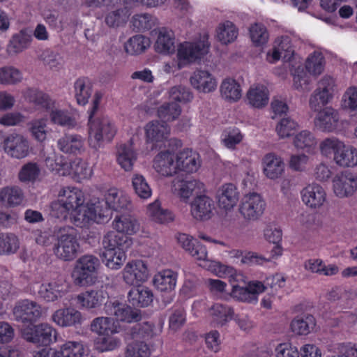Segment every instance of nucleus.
Returning <instances> with one entry per match:
<instances>
[{
    "label": "nucleus",
    "mask_w": 357,
    "mask_h": 357,
    "mask_svg": "<svg viewBox=\"0 0 357 357\" xmlns=\"http://www.w3.org/2000/svg\"><path fill=\"white\" fill-rule=\"evenodd\" d=\"M115 231H109L102 238L103 252L102 257L105 266L112 270L119 269L126 259V252L133 244L134 235L140 229L139 220L130 215L115 217L112 221Z\"/></svg>",
    "instance_id": "f257e3e1"
},
{
    "label": "nucleus",
    "mask_w": 357,
    "mask_h": 357,
    "mask_svg": "<svg viewBox=\"0 0 357 357\" xmlns=\"http://www.w3.org/2000/svg\"><path fill=\"white\" fill-rule=\"evenodd\" d=\"M84 195L76 187H63L59 192L58 199L50 204V214L56 218L69 219L75 226L86 227L96 218L93 201L84 204Z\"/></svg>",
    "instance_id": "f03ea898"
},
{
    "label": "nucleus",
    "mask_w": 357,
    "mask_h": 357,
    "mask_svg": "<svg viewBox=\"0 0 357 357\" xmlns=\"http://www.w3.org/2000/svg\"><path fill=\"white\" fill-rule=\"evenodd\" d=\"M209 49L208 36L206 33L196 41L182 43L177 48V61L165 63L163 70L168 74L174 73L187 64L203 58L208 53Z\"/></svg>",
    "instance_id": "7ed1b4c3"
},
{
    "label": "nucleus",
    "mask_w": 357,
    "mask_h": 357,
    "mask_svg": "<svg viewBox=\"0 0 357 357\" xmlns=\"http://www.w3.org/2000/svg\"><path fill=\"white\" fill-rule=\"evenodd\" d=\"M116 131L114 123L108 116L88 118V143L89 146L96 151L112 142Z\"/></svg>",
    "instance_id": "20e7f679"
},
{
    "label": "nucleus",
    "mask_w": 357,
    "mask_h": 357,
    "mask_svg": "<svg viewBox=\"0 0 357 357\" xmlns=\"http://www.w3.org/2000/svg\"><path fill=\"white\" fill-rule=\"evenodd\" d=\"M56 243L53 247L55 256L64 261H70L77 257L80 245L77 230L71 226L55 229Z\"/></svg>",
    "instance_id": "39448f33"
},
{
    "label": "nucleus",
    "mask_w": 357,
    "mask_h": 357,
    "mask_svg": "<svg viewBox=\"0 0 357 357\" xmlns=\"http://www.w3.org/2000/svg\"><path fill=\"white\" fill-rule=\"evenodd\" d=\"M128 197L117 188L109 189L104 199L93 201V211L96 218L93 222L100 223L109 219L112 211H119L128 207Z\"/></svg>",
    "instance_id": "423d86ee"
},
{
    "label": "nucleus",
    "mask_w": 357,
    "mask_h": 357,
    "mask_svg": "<svg viewBox=\"0 0 357 357\" xmlns=\"http://www.w3.org/2000/svg\"><path fill=\"white\" fill-rule=\"evenodd\" d=\"M116 327L128 331L127 335L136 341H145L153 336L154 326L148 322L138 323L142 318V314H114Z\"/></svg>",
    "instance_id": "0eeeda50"
},
{
    "label": "nucleus",
    "mask_w": 357,
    "mask_h": 357,
    "mask_svg": "<svg viewBox=\"0 0 357 357\" xmlns=\"http://www.w3.org/2000/svg\"><path fill=\"white\" fill-rule=\"evenodd\" d=\"M101 266L100 259L92 255H84L75 262L72 278L75 285L86 287L96 283Z\"/></svg>",
    "instance_id": "6e6552de"
},
{
    "label": "nucleus",
    "mask_w": 357,
    "mask_h": 357,
    "mask_svg": "<svg viewBox=\"0 0 357 357\" xmlns=\"http://www.w3.org/2000/svg\"><path fill=\"white\" fill-rule=\"evenodd\" d=\"M335 89V79L331 76H324L318 82L317 88L311 94L309 105L314 111H319L329 103L333 98Z\"/></svg>",
    "instance_id": "1a4fd4ad"
},
{
    "label": "nucleus",
    "mask_w": 357,
    "mask_h": 357,
    "mask_svg": "<svg viewBox=\"0 0 357 357\" xmlns=\"http://www.w3.org/2000/svg\"><path fill=\"white\" fill-rule=\"evenodd\" d=\"M204 190V183L195 178H176L172 182V193L183 203H188L193 195Z\"/></svg>",
    "instance_id": "9d476101"
},
{
    "label": "nucleus",
    "mask_w": 357,
    "mask_h": 357,
    "mask_svg": "<svg viewBox=\"0 0 357 357\" xmlns=\"http://www.w3.org/2000/svg\"><path fill=\"white\" fill-rule=\"evenodd\" d=\"M56 331L47 324L33 326L23 331L24 338L38 346H48L56 341Z\"/></svg>",
    "instance_id": "9b49d317"
},
{
    "label": "nucleus",
    "mask_w": 357,
    "mask_h": 357,
    "mask_svg": "<svg viewBox=\"0 0 357 357\" xmlns=\"http://www.w3.org/2000/svg\"><path fill=\"white\" fill-rule=\"evenodd\" d=\"M265 208L266 202L263 197L258 193L252 192L243 197L239 211L245 220L255 221L262 215Z\"/></svg>",
    "instance_id": "f8f14e48"
},
{
    "label": "nucleus",
    "mask_w": 357,
    "mask_h": 357,
    "mask_svg": "<svg viewBox=\"0 0 357 357\" xmlns=\"http://www.w3.org/2000/svg\"><path fill=\"white\" fill-rule=\"evenodd\" d=\"M314 119V126L320 132L330 133L337 130L342 126L340 114L333 107L319 109Z\"/></svg>",
    "instance_id": "ddd939ff"
},
{
    "label": "nucleus",
    "mask_w": 357,
    "mask_h": 357,
    "mask_svg": "<svg viewBox=\"0 0 357 357\" xmlns=\"http://www.w3.org/2000/svg\"><path fill=\"white\" fill-rule=\"evenodd\" d=\"M3 149L10 157L22 159L29 155L30 145L27 137L22 134L13 132L4 138Z\"/></svg>",
    "instance_id": "4468645a"
},
{
    "label": "nucleus",
    "mask_w": 357,
    "mask_h": 357,
    "mask_svg": "<svg viewBox=\"0 0 357 357\" xmlns=\"http://www.w3.org/2000/svg\"><path fill=\"white\" fill-rule=\"evenodd\" d=\"M301 197L303 204L312 210H319L327 201L325 189L317 183L307 185L301 191Z\"/></svg>",
    "instance_id": "2eb2a0df"
},
{
    "label": "nucleus",
    "mask_w": 357,
    "mask_h": 357,
    "mask_svg": "<svg viewBox=\"0 0 357 357\" xmlns=\"http://www.w3.org/2000/svg\"><path fill=\"white\" fill-rule=\"evenodd\" d=\"M333 190L339 198L353 195L357 190V176L349 171L336 174L333 179Z\"/></svg>",
    "instance_id": "dca6fc26"
},
{
    "label": "nucleus",
    "mask_w": 357,
    "mask_h": 357,
    "mask_svg": "<svg viewBox=\"0 0 357 357\" xmlns=\"http://www.w3.org/2000/svg\"><path fill=\"white\" fill-rule=\"evenodd\" d=\"M123 281L129 285H139L147 280L149 271L142 260H132L127 263L122 271Z\"/></svg>",
    "instance_id": "f3484780"
},
{
    "label": "nucleus",
    "mask_w": 357,
    "mask_h": 357,
    "mask_svg": "<svg viewBox=\"0 0 357 357\" xmlns=\"http://www.w3.org/2000/svg\"><path fill=\"white\" fill-rule=\"evenodd\" d=\"M190 214L197 220H207L212 218L215 209L213 199L207 195H197L190 202Z\"/></svg>",
    "instance_id": "a211bd4d"
},
{
    "label": "nucleus",
    "mask_w": 357,
    "mask_h": 357,
    "mask_svg": "<svg viewBox=\"0 0 357 357\" xmlns=\"http://www.w3.org/2000/svg\"><path fill=\"white\" fill-rule=\"evenodd\" d=\"M262 169L264 176L270 180H277L282 176L285 170L284 160L274 153H269L262 159Z\"/></svg>",
    "instance_id": "6ab92c4d"
},
{
    "label": "nucleus",
    "mask_w": 357,
    "mask_h": 357,
    "mask_svg": "<svg viewBox=\"0 0 357 357\" xmlns=\"http://www.w3.org/2000/svg\"><path fill=\"white\" fill-rule=\"evenodd\" d=\"M176 173L179 171L188 174L197 172L201 167L199 155L191 149H184L176 155Z\"/></svg>",
    "instance_id": "aec40b11"
},
{
    "label": "nucleus",
    "mask_w": 357,
    "mask_h": 357,
    "mask_svg": "<svg viewBox=\"0 0 357 357\" xmlns=\"http://www.w3.org/2000/svg\"><path fill=\"white\" fill-rule=\"evenodd\" d=\"M192 86L201 93H211L217 88L215 77L208 70H197L190 77Z\"/></svg>",
    "instance_id": "412c9836"
},
{
    "label": "nucleus",
    "mask_w": 357,
    "mask_h": 357,
    "mask_svg": "<svg viewBox=\"0 0 357 357\" xmlns=\"http://www.w3.org/2000/svg\"><path fill=\"white\" fill-rule=\"evenodd\" d=\"M153 169L160 175L170 176L176 174V155L169 151L158 153L153 159Z\"/></svg>",
    "instance_id": "4be33fe9"
},
{
    "label": "nucleus",
    "mask_w": 357,
    "mask_h": 357,
    "mask_svg": "<svg viewBox=\"0 0 357 357\" xmlns=\"http://www.w3.org/2000/svg\"><path fill=\"white\" fill-rule=\"evenodd\" d=\"M216 198L218 206L226 211H231L238 203L239 194L232 183L221 185L217 191Z\"/></svg>",
    "instance_id": "5701e85b"
},
{
    "label": "nucleus",
    "mask_w": 357,
    "mask_h": 357,
    "mask_svg": "<svg viewBox=\"0 0 357 357\" xmlns=\"http://www.w3.org/2000/svg\"><path fill=\"white\" fill-rule=\"evenodd\" d=\"M147 142L157 143L167 140L170 135V127L164 121H149L144 126Z\"/></svg>",
    "instance_id": "b1692460"
},
{
    "label": "nucleus",
    "mask_w": 357,
    "mask_h": 357,
    "mask_svg": "<svg viewBox=\"0 0 357 357\" xmlns=\"http://www.w3.org/2000/svg\"><path fill=\"white\" fill-rule=\"evenodd\" d=\"M146 215L151 221L160 225L168 224L174 220L172 212L162 208L159 199H155L146 206Z\"/></svg>",
    "instance_id": "393cba45"
},
{
    "label": "nucleus",
    "mask_w": 357,
    "mask_h": 357,
    "mask_svg": "<svg viewBox=\"0 0 357 357\" xmlns=\"http://www.w3.org/2000/svg\"><path fill=\"white\" fill-rule=\"evenodd\" d=\"M137 159V153L133 147L132 139L127 144H122L118 148L116 161L125 171H131Z\"/></svg>",
    "instance_id": "a878e982"
},
{
    "label": "nucleus",
    "mask_w": 357,
    "mask_h": 357,
    "mask_svg": "<svg viewBox=\"0 0 357 357\" xmlns=\"http://www.w3.org/2000/svg\"><path fill=\"white\" fill-rule=\"evenodd\" d=\"M24 199L23 190L17 185H8L0 189V203L6 208L21 205Z\"/></svg>",
    "instance_id": "bb28decb"
},
{
    "label": "nucleus",
    "mask_w": 357,
    "mask_h": 357,
    "mask_svg": "<svg viewBox=\"0 0 357 357\" xmlns=\"http://www.w3.org/2000/svg\"><path fill=\"white\" fill-rule=\"evenodd\" d=\"M84 138L79 135L68 134L60 137L57 142L59 150L66 154L79 153L84 148Z\"/></svg>",
    "instance_id": "cd10ccee"
},
{
    "label": "nucleus",
    "mask_w": 357,
    "mask_h": 357,
    "mask_svg": "<svg viewBox=\"0 0 357 357\" xmlns=\"http://www.w3.org/2000/svg\"><path fill=\"white\" fill-rule=\"evenodd\" d=\"M68 285L63 280L43 283L38 290L39 296L47 301H54L67 291Z\"/></svg>",
    "instance_id": "c85d7f7f"
},
{
    "label": "nucleus",
    "mask_w": 357,
    "mask_h": 357,
    "mask_svg": "<svg viewBox=\"0 0 357 357\" xmlns=\"http://www.w3.org/2000/svg\"><path fill=\"white\" fill-rule=\"evenodd\" d=\"M268 100L269 92L268 89L264 85H252L247 91L246 101L252 107L262 108L267 105Z\"/></svg>",
    "instance_id": "c756f323"
},
{
    "label": "nucleus",
    "mask_w": 357,
    "mask_h": 357,
    "mask_svg": "<svg viewBox=\"0 0 357 357\" xmlns=\"http://www.w3.org/2000/svg\"><path fill=\"white\" fill-rule=\"evenodd\" d=\"M128 298L133 307H144L152 303L153 294L149 287L138 285L128 292Z\"/></svg>",
    "instance_id": "7c9ffc66"
},
{
    "label": "nucleus",
    "mask_w": 357,
    "mask_h": 357,
    "mask_svg": "<svg viewBox=\"0 0 357 357\" xmlns=\"http://www.w3.org/2000/svg\"><path fill=\"white\" fill-rule=\"evenodd\" d=\"M31 40L30 34L24 31H20L12 36L6 46V52L10 56L17 55L26 50L31 45Z\"/></svg>",
    "instance_id": "2f4dec72"
},
{
    "label": "nucleus",
    "mask_w": 357,
    "mask_h": 357,
    "mask_svg": "<svg viewBox=\"0 0 357 357\" xmlns=\"http://www.w3.org/2000/svg\"><path fill=\"white\" fill-rule=\"evenodd\" d=\"M102 300V291L91 290L79 294L75 299V301L77 307L88 310L100 305Z\"/></svg>",
    "instance_id": "473e14b6"
},
{
    "label": "nucleus",
    "mask_w": 357,
    "mask_h": 357,
    "mask_svg": "<svg viewBox=\"0 0 357 357\" xmlns=\"http://www.w3.org/2000/svg\"><path fill=\"white\" fill-rule=\"evenodd\" d=\"M221 96L229 102H236L242 96V89L239 83L232 78H225L220 86Z\"/></svg>",
    "instance_id": "72a5a7b5"
},
{
    "label": "nucleus",
    "mask_w": 357,
    "mask_h": 357,
    "mask_svg": "<svg viewBox=\"0 0 357 357\" xmlns=\"http://www.w3.org/2000/svg\"><path fill=\"white\" fill-rule=\"evenodd\" d=\"M344 142L337 137L331 136L323 139L319 144V149L322 156L333 159L335 158L342 148H344Z\"/></svg>",
    "instance_id": "f704fd0d"
},
{
    "label": "nucleus",
    "mask_w": 357,
    "mask_h": 357,
    "mask_svg": "<svg viewBox=\"0 0 357 357\" xmlns=\"http://www.w3.org/2000/svg\"><path fill=\"white\" fill-rule=\"evenodd\" d=\"M25 98L29 102L47 111L54 108V100L48 94L36 89H29L25 93Z\"/></svg>",
    "instance_id": "c9c22d12"
},
{
    "label": "nucleus",
    "mask_w": 357,
    "mask_h": 357,
    "mask_svg": "<svg viewBox=\"0 0 357 357\" xmlns=\"http://www.w3.org/2000/svg\"><path fill=\"white\" fill-rule=\"evenodd\" d=\"M333 161L341 167L357 166V149L344 143V148H342L335 158H333Z\"/></svg>",
    "instance_id": "e433bc0d"
},
{
    "label": "nucleus",
    "mask_w": 357,
    "mask_h": 357,
    "mask_svg": "<svg viewBox=\"0 0 357 357\" xmlns=\"http://www.w3.org/2000/svg\"><path fill=\"white\" fill-rule=\"evenodd\" d=\"M177 274L171 270H164L155 275L153 284L161 291H171L174 289Z\"/></svg>",
    "instance_id": "4c0bfd02"
},
{
    "label": "nucleus",
    "mask_w": 357,
    "mask_h": 357,
    "mask_svg": "<svg viewBox=\"0 0 357 357\" xmlns=\"http://www.w3.org/2000/svg\"><path fill=\"white\" fill-rule=\"evenodd\" d=\"M45 164L50 171L54 172L61 176H68L70 173L68 169V162L63 155L52 151L45 157Z\"/></svg>",
    "instance_id": "58836bf2"
},
{
    "label": "nucleus",
    "mask_w": 357,
    "mask_h": 357,
    "mask_svg": "<svg viewBox=\"0 0 357 357\" xmlns=\"http://www.w3.org/2000/svg\"><path fill=\"white\" fill-rule=\"evenodd\" d=\"M154 47L158 53L164 54L173 53L175 50L173 32L166 29L160 31Z\"/></svg>",
    "instance_id": "ea45409f"
},
{
    "label": "nucleus",
    "mask_w": 357,
    "mask_h": 357,
    "mask_svg": "<svg viewBox=\"0 0 357 357\" xmlns=\"http://www.w3.org/2000/svg\"><path fill=\"white\" fill-rule=\"evenodd\" d=\"M293 144L297 149L310 152L315 149L317 140L312 132L304 130L294 136Z\"/></svg>",
    "instance_id": "a19ab883"
},
{
    "label": "nucleus",
    "mask_w": 357,
    "mask_h": 357,
    "mask_svg": "<svg viewBox=\"0 0 357 357\" xmlns=\"http://www.w3.org/2000/svg\"><path fill=\"white\" fill-rule=\"evenodd\" d=\"M74 88L77 103L85 105L92 94V86L89 79L86 77L77 79L74 84Z\"/></svg>",
    "instance_id": "79ce46f5"
},
{
    "label": "nucleus",
    "mask_w": 357,
    "mask_h": 357,
    "mask_svg": "<svg viewBox=\"0 0 357 357\" xmlns=\"http://www.w3.org/2000/svg\"><path fill=\"white\" fill-rule=\"evenodd\" d=\"M150 44L149 38L142 35H135L125 43L124 49L128 54L138 55L143 53Z\"/></svg>",
    "instance_id": "37998d69"
},
{
    "label": "nucleus",
    "mask_w": 357,
    "mask_h": 357,
    "mask_svg": "<svg viewBox=\"0 0 357 357\" xmlns=\"http://www.w3.org/2000/svg\"><path fill=\"white\" fill-rule=\"evenodd\" d=\"M131 184L135 195L142 199H148L152 195V189L146 178L139 173H135L131 178Z\"/></svg>",
    "instance_id": "c03bdc74"
},
{
    "label": "nucleus",
    "mask_w": 357,
    "mask_h": 357,
    "mask_svg": "<svg viewBox=\"0 0 357 357\" xmlns=\"http://www.w3.org/2000/svg\"><path fill=\"white\" fill-rule=\"evenodd\" d=\"M316 325L315 318L311 314H307L303 317H297L291 324L294 333L305 335L310 333Z\"/></svg>",
    "instance_id": "a18cd8bd"
},
{
    "label": "nucleus",
    "mask_w": 357,
    "mask_h": 357,
    "mask_svg": "<svg viewBox=\"0 0 357 357\" xmlns=\"http://www.w3.org/2000/svg\"><path fill=\"white\" fill-rule=\"evenodd\" d=\"M305 69L311 75L318 76L321 75L325 67V59L323 54L314 51L310 54L305 61Z\"/></svg>",
    "instance_id": "49530a36"
},
{
    "label": "nucleus",
    "mask_w": 357,
    "mask_h": 357,
    "mask_svg": "<svg viewBox=\"0 0 357 357\" xmlns=\"http://www.w3.org/2000/svg\"><path fill=\"white\" fill-rule=\"evenodd\" d=\"M216 33L218 40L225 45L234 42L238 36V29L230 21L220 24Z\"/></svg>",
    "instance_id": "de8ad7c7"
},
{
    "label": "nucleus",
    "mask_w": 357,
    "mask_h": 357,
    "mask_svg": "<svg viewBox=\"0 0 357 357\" xmlns=\"http://www.w3.org/2000/svg\"><path fill=\"white\" fill-rule=\"evenodd\" d=\"M298 123L289 116L282 118L276 124L275 132L280 139L290 137L298 129Z\"/></svg>",
    "instance_id": "09e8293b"
},
{
    "label": "nucleus",
    "mask_w": 357,
    "mask_h": 357,
    "mask_svg": "<svg viewBox=\"0 0 357 357\" xmlns=\"http://www.w3.org/2000/svg\"><path fill=\"white\" fill-rule=\"evenodd\" d=\"M50 112L51 121L54 124L68 128L76 126V120L68 111L53 108Z\"/></svg>",
    "instance_id": "8fccbe9b"
},
{
    "label": "nucleus",
    "mask_w": 357,
    "mask_h": 357,
    "mask_svg": "<svg viewBox=\"0 0 357 357\" xmlns=\"http://www.w3.org/2000/svg\"><path fill=\"white\" fill-rule=\"evenodd\" d=\"M158 117L164 122L176 120L181 113L180 105L176 102H169L162 104L158 107Z\"/></svg>",
    "instance_id": "3c124183"
},
{
    "label": "nucleus",
    "mask_w": 357,
    "mask_h": 357,
    "mask_svg": "<svg viewBox=\"0 0 357 357\" xmlns=\"http://www.w3.org/2000/svg\"><path fill=\"white\" fill-rule=\"evenodd\" d=\"M70 173L68 175L76 176L78 179H85L91 177L92 170L89 165L79 158H76L71 162H68Z\"/></svg>",
    "instance_id": "603ef678"
},
{
    "label": "nucleus",
    "mask_w": 357,
    "mask_h": 357,
    "mask_svg": "<svg viewBox=\"0 0 357 357\" xmlns=\"http://www.w3.org/2000/svg\"><path fill=\"white\" fill-rule=\"evenodd\" d=\"M22 73L13 66L0 68V84L4 85L16 84L22 80Z\"/></svg>",
    "instance_id": "864d4df0"
},
{
    "label": "nucleus",
    "mask_w": 357,
    "mask_h": 357,
    "mask_svg": "<svg viewBox=\"0 0 357 357\" xmlns=\"http://www.w3.org/2000/svg\"><path fill=\"white\" fill-rule=\"evenodd\" d=\"M273 45L275 48L280 52L283 56V60L286 62L290 61L294 56V50L289 36H281L275 39Z\"/></svg>",
    "instance_id": "5fc2aeb1"
},
{
    "label": "nucleus",
    "mask_w": 357,
    "mask_h": 357,
    "mask_svg": "<svg viewBox=\"0 0 357 357\" xmlns=\"http://www.w3.org/2000/svg\"><path fill=\"white\" fill-rule=\"evenodd\" d=\"M18 238L13 234H0V255L15 253L19 248Z\"/></svg>",
    "instance_id": "6e6d98bb"
},
{
    "label": "nucleus",
    "mask_w": 357,
    "mask_h": 357,
    "mask_svg": "<svg viewBox=\"0 0 357 357\" xmlns=\"http://www.w3.org/2000/svg\"><path fill=\"white\" fill-rule=\"evenodd\" d=\"M85 348L81 342L68 341L60 348L61 357H83Z\"/></svg>",
    "instance_id": "4d7b16f0"
},
{
    "label": "nucleus",
    "mask_w": 357,
    "mask_h": 357,
    "mask_svg": "<svg viewBox=\"0 0 357 357\" xmlns=\"http://www.w3.org/2000/svg\"><path fill=\"white\" fill-rule=\"evenodd\" d=\"M156 22V19L150 14L143 13L135 15L131 23L137 31H144L152 29Z\"/></svg>",
    "instance_id": "13d9d810"
},
{
    "label": "nucleus",
    "mask_w": 357,
    "mask_h": 357,
    "mask_svg": "<svg viewBox=\"0 0 357 357\" xmlns=\"http://www.w3.org/2000/svg\"><path fill=\"white\" fill-rule=\"evenodd\" d=\"M230 294L232 298L241 302L256 303L258 301V296L253 295L250 291L248 285L244 287L234 284Z\"/></svg>",
    "instance_id": "bf43d9fd"
},
{
    "label": "nucleus",
    "mask_w": 357,
    "mask_h": 357,
    "mask_svg": "<svg viewBox=\"0 0 357 357\" xmlns=\"http://www.w3.org/2000/svg\"><path fill=\"white\" fill-rule=\"evenodd\" d=\"M52 319L61 327L77 326L82 322L81 314H53Z\"/></svg>",
    "instance_id": "052dcab7"
},
{
    "label": "nucleus",
    "mask_w": 357,
    "mask_h": 357,
    "mask_svg": "<svg viewBox=\"0 0 357 357\" xmlns=\"http://www.w3.org/2000/svg\"><path fill=\"white\" fill-rule=\"evenodd\" d=\"M250 36L252 43L257 46L266 44L269 37L266 26L260 23H255L250 26Z\"/></svg>",
    "instance_id": "680f3d73"
},
{
    "label": "nucleus",
    "mask_w": 357,
    "mask_h": 357,
    "mask_svg": "<svg viewBox=\"0 0 357 357\" xmlns=\"http://www.w3.org/2000/svg\"><path fill=\"white\" fill-rule=\"evenodd\" d=\"M40 170L38 165L28 162L23 165L18 173V178L22 182H33L40 174Z\"/></svg>",
    "instance_id": "e2e57ef3"
},
{
    "label": "nucleus",
    "mask_w": 357,
    "mask_h": 357,
    "mask_svg": "<svg viewBox=\"0 0 357 357\" xmlns=\"http://www.w3.org/2000/svg\"><path fill=\"white\" fill-rule=\"evenodd\" d=\"M150 349L144 341H136L129 343L127 346L126 357H149Z\"/></svg>",
    "instance_id": "0e129e2a"
},
{
    "label": "nucleus",
    "mask_w": 357,
    "mask_h": 357,
    "mask_svg": "<svg viewBox=\"0 0 357 357\" xmlns=\"http://www.w3.org/2000/svg\"><path fill=\"white\" fill-rule=\"evenodd\" d=\"M114 321L108 317H98L91 324V330L100 335L113 333Z\"/></svg>",
    "instance_id": "69168bd1"
},
{
    "label": "nucleus",
    "mask_w": 357,
    "mask_h": 357,
    "mask_svg": "<svg viewBox=\"0 0 357 357\" xmlns=\"http://www.w3.org/2000/svg\"><path fill=\"white\" fill-rule=\"evenodd\" d=\"M29 130L33 137L38 141L43 142L47 137V119H38L31 121L29 123Z\"/></svg>",
    "instance_id": "338daca9"
},
{
    "label": "nucleus",
    "mask_w": 357,
    "mask_h": 357,
    "mask_svg": "<svg viewBox=\"0 0 357 357\" xmlns=\"http://www.w3.org/2000/svg\"><path fill=\"white\" fill-rule=\"evenodd\" d=\"M41 59L50 68H59L64 63L63 56L58 52L52 50H45L41 54Z\"/></svg>",
    "instance_id": "774afa93"
}]
</instances>
